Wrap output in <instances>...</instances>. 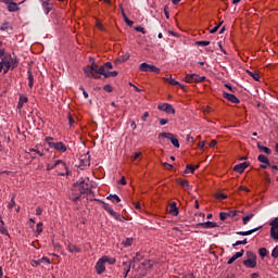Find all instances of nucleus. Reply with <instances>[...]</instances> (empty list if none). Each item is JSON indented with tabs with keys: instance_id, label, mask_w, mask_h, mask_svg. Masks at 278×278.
Masks as SVG:
<instances>
[{
	"instance_id": "774afa93",
	"label": "nucleus",
	"mask_w": 278,
	"mask_h": 278,
	"mask_svg": "<svg viewBox=\"0 0 278 278\" xmlns=\"http://www.w3.org/2000/svg\"><path fill=\"white\" fill-rule=\"evenodd\" d=\"M141 118L146 123L147 118H149V112L143 113Z\"/></svg>"
},
{
	"instance_id": "5fc2aeb1",
	"label": "nucleus",
	"mask_w": 278,
	"mask_h": 278,
	"mask_svg": "<svg viewBox=\"0 0 278 278\" xmlns=\"http://www.w3.org/2000/svg\"><path fill=\"white\" fill-rule=\"evenodd\" d=\"M140 155H142V152H135V154L131 156L132 162H136Z\"/></svg>"
},
{
	"instance_id": "f3484780",
	"label": "nucleus",
	"mask_w": 278,
	"mask_h": 278,
	"mask_svg": "<svg viewBox=\"0 0 278 278\" xmlns=\"http://www.w3.org/2000/svg\"><path fill=\"white\" fill-rule=\"evenodd\" d=\"M3 3L8 4L9 12H18V4L16 2H10V0H3Z\"/></svg>"
},
{
	"instance_id": "a878e982",
	"label": "nucleus",
	"mask_w": 278,
	"mask_h": 278,
	"mask_svg": "<svg viewBox=\"0 0 278 278\" xmlns=\"http://www.w3.org/2000/svg\"><path fill=\"white\" fill-rule=\"evenodd\" d=\"M99 67H100V71H103L104 73H108V72L112 71V68H114V66L112 65V62H106Z\"/></svg>"
},
{
	"instance_id": "5701e85b",
	"label": "nucleus",
	"mask_w": 278,
	"mask_h": 278,
	"mask_svg": "<svg viewBox=\"0 0 278 278\" xmlns=\"http://www.w3.org/2000/svg\"><path fill=\"white\" fill-rule=\"evenodd\" d=\"M27 101H29V99L26 96H20V100L17 103V110H23V106L25 105V103H27Z\"/></svg>"
},
{
	"instance_id": "4d7b16f0",
	"label": "nucleus",
	"mask_w": 278,
	"mask_h": 278,
	"mask_svg": "<svg viewBox=\"0 0 278 278\" xmlns=\"http://www.w3.org/2000/svg\"><path fill=\"white\" fill-rule=\"evenodd\" d=\"M242 255H244V250H241L240 252H237V253L233 255V257H235V260H238V258L242 257Z\"/></svg>"
},
{
	"instance_id": "f257e3e1",
	"label": "nucleus",
	"mask_w": 278,
	"mask_h": 278,
	"mask_svg": "<svg viewBox=\"0 0 278 278\" xmlns=\"http://www.w3.org/2000/svg\"><path fill=\"white\" fill-rule=\"evenodd\" d=\"M90 192V179H79L72 189L71 200L74 202L79 201L81 199V194H89Z\"/></svg>"
},
{
	"instance_id": "de8ad7c7",
	"label": "nucleus",
	"mask_w": 278,
	"mask_h": 278,
	"mask_svg": "<svg viewBox=\"0 0 278 278\" xmlns=\"http://www.w3.org/2000/svg\"><path fill=\"white\" fill-rule=\"evenodd\" d=\"M215 197L219 201H223V200L227 199V194H225V193H217Z\"/></svg>"
},
{
	"instance_id": "f8f14e48",
	"label": "nucleus",
	"mask_w": 278,
	"mask_h": 278,
	"mask_svg": "<svg viewBox=\"0 0 278 278\" xmlns=\"http://www.w3.org/2000/svg\"><path fill=\"white\" fill-rule=\"evenodd\" d=\"M159 138H167L176 149H179V139L172 132H161L159 134Z\"/></svg>"
},
{
	"instance_id": "3c124183",
	"label": "nucleus",
	"mask_w": 278,
	"mask_h": 278,
	"mask_svg": "<svg viewBox=\"0 0 278 278\" xmlns=\"http://www.w3.org/2000/svg\"><path fill=\"white\" fill-rule=\"evenodd\" d=\"M103 90H105V92H113L114 88L112 87V85H105L103 87Z\"/></svg>"
},
{
	"instance_id": "7c9ffc66",
	"label": "nucleus",
	"mask_w": 278,
	"mask_h": 278,
	"mask_svg": "<svg viewBox=\"0 0 278 278\" xmlns=\"http://www.w3.org/2000/svg\"><path fill=\"white\" fill-rule=\"evenodd\" d=\"M141 266L146 270H149L150 268H153V261H144L141 263Z\"/></svg>"
},
{
	"instance_id": "49530a36",
	"label": "nucleus",
	"mask_w": 278,
	"mask_h": 278,
	"mask_svg": "<svg viewBox=\"0 0 278 278\" xmlns=\"http://www.w3.org/2000/svg\"><path fill=\"white\" fill-rule=\"evenodd\" d=\"M220 25H223V22H220L218 25H216L213 29L210 30V34H216L218 29H220Z\"/></svg>"
},
{
	"instance_id": "f704fd0d",
	"label": "nucleus",
	"mask_w": 278,
	"mask_h": 278,
	"mask_svg": "<svg viewBox=\"0 0 278 278\" xmlns=\"http://www.w3.org/2000/svg\"><path fill=\"white\" fill-rule=\"evenodd\" d=\"M253 216H255V214H253V213H250V214H248L247 216H244V217L242 218L243 225H249V220H251V218H253Z\"/></svg>"
},
{
	"instance_id": "37998d69",
	"label": "nucleus",
	"mask_w": 278,
	"mask_h": 278,
	"mask_svg": "<svg viewBox=\"0 0 278 278\" xmlns=\"http://www.w3.org/2000/svg\"><path fill=\"white\" fill-rule=\"evenodd\" d=\"M36 233L40 236L42 233V223L37 224Z\"/></svg>"
},
{
	"instance_id": "58836bf2",
	"label": "nucleus",
	"mask_w": 278,
	"mask_h": 278,
	"mask_svg": "<svg viewBox=\"0 0 278 278\" xmlns=\"http://www.w3.org/2000/svg\"><path fill=\"white\" fill-rule=\"evenodd\" d=\"M258 254L261 255V257H266V255H268V250H266V248H261L258 250Z\"/></svg>"
},
{
	"instance_id": "6ab92c4d",
	"label": "nucleus",
	"mask_w": 278,
	"mask_h": 278,
	"mask_svg": "<svg viewBox=\"0 0 278 278\" xmlns=\"http://www.w3.org/2000/svg\"><path fill=\"white\" fill-rule=\"evenodd\" d=\"M168 214H172V216H178L179 215V208H177V202H172L169 204Z\"/></svg>"
},
{
	"instance_id": "c9c22d12",
	"label": "nucleus",
	"mask_w": 278,
	"mask_h": 278,
	"mask_svg": "<svg viewBox=\"0 0 278 278\" xmlns=\"http://www.w3.org/2000/svg\"><path fill=\"white\" fill-rule=\"evenodd\" d=\"M28 86L29 88H34V75L30 71H28Z\"/></svg>"
},
{
	"instance_id": "cd10ccee",
	"label": "nucleus",
	"mask_w": 278,
	"mask_h": 278,
	"mask_svg": "<svg viewBox=\"0 0 278 278\" xmlns=\"http://www.w3.org/2000/svg\"><path fill=\"white\" fill-rule=\"evenodd\" d=\"M80 162H81V166H90V156L81 155Z\"/></svg>"
},
{
	"instance_id": "c03bdc74",
	"label": "nucleus",
	"mask_w": 278,
	"mask_h": 278,
	"mask_svg": "<svg viewBox=\"0 0 278 278\" xmlns=\"http://www.w3.org/2000/svg\"><path fill=\"white\" fill-rule=\"evenodd\" d=\"M227 214L228 218H236V216H238V211H229Z\"/></svg>"
},
{
	"instance_id": "e2e57ef3",
	"label": "nucleus",
	"mask_w": 278,
	"mask_h": 278,
	"mask_svg": "<svg viewBox=\"0 0 278 278\" xmlns=\"http://www.w3.org/2000/svg\"><path fill=\"white\" fill-rule=\"evenodd\" d=\"M43 262H46V264H51V260L47 256L41 257V263L43 264Z\"/></svg>"
},
{
	"instance_id": "aec40b11",
	"label": "nucleus",
	"mask_w": 278,
	"mask_h": 278,
	"mask_svg": "<svg viewBox=\"0 0 278 278\" xmlns=\"http://www.w3.org/2000/svg\"><path fill=\"white\" fill-rule=\"evenodd\" d=\"M122 268L124 271V277H127V275H129V271L131 270V261L123 262Z\"/></svg>"
},
{
	"instance_id": "a211bd4d",
	"label": "nucleus",
	"mask_w": 278,
	"mask_h": 278,
	"mask_svg": "<svg viewBox=\"0 0 278 278\" xmlns=\"http://www.w3.org/2000/svg\"><path fill=\"white\" fill-rule=\"evenodd\" d=\"M99 75H103L104 79H109V77H117L118 73L116 71L104 72L103 70H99Z\"/></svg>"
},
{
	"instance_id": "4be33fe9",
	"label": "nucleus",
	"mask_w": 278,
	"mask_h": 278,
	"mask_svg": "<svg viewBox=\"0 0 278 278\" xmlns=\"http://www.w3.org/2000/svg\"><path fill=\"white\" fill-rule=\"evenodd\" d=\"M176 184H178V186H181L186 191L190 190V182H188V180L186 179L178 178L176 180Z\"/></svg>"
},
{
	"instance_id": "0eeeda50",
	"label": "nucleus",
	"mask_w": 278,
	"mask_h": 278,
	"mask_svg": "<svg viewBox=\"0 0 278 278\" xmlns=\"http://www.w3.org/2000/svg\"><path fill=\"white\" fill-rule=\"evenodd\" d=\"M247 260L243 262L247 268H255L257 266V255L253 252H247Z\"/></svg>"
},
{
	"instance_id": "4468645a",
	"label": "nucleus",
	"mask_w": 278,
	"mask_h": 278,
	"mask_svg": "<svg viewBox=\"0 0 278 278\" xmlns=\"http://www.w3.org/2000/svg\"><path fill=\"white\" fill-rule=\"evenodd\" d=\"M159 110H161L162 112H166L167 114H175V110L173 108V105L168 104V103H163V104H159Z\"/></svg>"
},
{
	"instance_id": "4c0bfd02",
	"label": "nucleus",
	"mask_w": 278,
	"mask_h": 278,
	"mask_svg": "<svg viewBox=\"0 0 278 278\" xmlns=\"http://www.w3.org/2000/svg\"><path fill=\"white\" fill-rule=\"evenodd\" d=\"M96 27L97 29H99L100 31H105V27L103 26V24L101 23V21L96 20Z\"/></svg>"
},
{
	"instance_id": "2f4dec72",
	"label": "nucleus",
	"mask_w": 278,
	"mask_h": 278,
	"mask_svg": "<svg viewBox=\"0 0 278 278\" xmlns=\"http://www.w3.org/2000/svg\"><path fill=\"white\" fill-rule=\"evenodd\" d=\"M123 247H125L126 249L128 247H131L134 244V238H126L123 242H122Z\"/></svg>"
},
{
	"instance_id": "6e6552de",
	"label": "nucleus",
	"mask_w": 278,
	"mask_h": 278,
	"mask_svg": "<svg viewBox=\"0 0 278 278\" xmlns=\"http://www.w3.org/2000/svg\"><path fill=\"white\" fill-rule=\"evenodd\" d=\"M269 227H270V238L271 240H275V242H278V217L274 218L270 223H269Z\"/></svg>"
},
{
	"instance_id": "79ce46f5",
	"label": "nucleus",
	"mask_w": 278,
	"mask_h": 278,
	"mask_svg": "<svg viewBox=\"0 0 278 278\" xmlns=\"http://www.w3.org/2000/svg\"><path fill=\"white\" fill-rule=\"evenodd\" d=\"M10 29V23H4L0 26L1 31H8Z\"/></svg>"
},
{
	"instance_id": "09e8293b",
	"label": "nucleus",
	"mask_w": 278,
	"mask_h": 278,
	"mask_svg": "<svg viewBox=\"0 0 278 278\" xmlns=\"http://www.w3.org/2000/svg\"><path fill=\"white\" fill-rule=\"evenodd\" d=\"M43 8H45V12H46V14H49V12H51V7L49 5V3H47V2H43Z\"/></svg>"
},
{
	"instance_id": "bb28decb",
	"label": "nucleus",
	"mask_w": 278,
	"mask_h": 278,
	"mask_svg": "<svg viewBox=\"0 0 278 278\" xmlns=\"http://www.w3.org/2000/svg\"><path fill=\"white\" fill-rule=\"evenodd\" d=\"M258 162H261L262 164H266L267 166H270V161L268 160V157L264 154H260L257 157Z\"/></svg>"
},
{
	"instance_id": "7ed1b4c3",
	"label": "nucleus",
	"mask_w": 278,
	"mask_h": 278,
	"mask_svg": "<svg viewBox=\"0 0 278 278\" xmlns=\"http://www.w3.org/2000/svg\"><path fill=\"white\" fill-rule=\"evenodd\" d=\"M55 168L58 175L61 177L68 175V167L66 166V163L62 160H55V157H53V161L47 164V170H53Z\"/></svg>"
},
{
	"instance_id": "c85d7f7f",
	"label": "nucleus",
	"mask_w": 278,
	"mask_h": 278,
	"mask_svg": "<svg viewBox=\"0 0 278 278\" xmlns=\"http://www.w3.org/2000/svg\"><path fill=\"white\" fill-rule=\"evenodd\" d=\"M257 149L263 153H266L267 155H270V153H273V151L268 147L261 146L260 142H257Z\"/></svg>"
},
{
	"instance_id": "b1692460",
	"label": "nucleus",
	"mask_w": 278,
	"mask_h": 278,
	"mask_svg": "<svg viewBox=\"0 0 278 278\" xmlns=\"http://www.w3.org/2000/svg\"><path fill=\"white\" fill-rule=\"evenodd\" d=\"M0 233H2V236H10L8 228H5V222H3L1 216H0Z\"/></svg>"
},
{
	"instance_id": "f03ea898",
	"label": "nucleus",
	"mask_w": 278,
	"mask_h": 278,
	"mask_svg": "<svg viewBox=\"0 0 278 278\" xmlns=\"http://www.w3.org/2000/svg\"><path fill=\"white\" fill-rule=\"evenodd\" d=\"M0 66L3 75H8L10 71H14L18 66V59L12 58L11 54H5V51H3V55H0Z\"/></svg>"
},
{
	"instance_id": "39448f33",
	"label": "nucleus",
	"mask_w": 278,
	"mask_h": 278,
	"mask_svg": "<svg viewBox=\"0 0 278 278\" xmlns=\"http://www.w3.org/2000/svg\"><path fill=\"white\" fill-rule=\"evenodd\" d=\"M45 142H47L50 149H54V151H58L59 153H66V151H68L66 143L62 141L53 142V137H46Z\"/></svg>"
},
{
	"instance_id": "393cba45",
	"label": "nucleus",
	"mask_w": 278,
	"mask_h": 278,
	"mask_svg": "<svg viewBox=\"0 0 278 278\" xmlns=\"http://www.w3.org/2000/svg\"><path fill=\"white\" fill-rule=\"evenodd\" d=\"M67 251L70 253H81V249L78 248L77 245L73 244V243L67 244Z\"/></svg>"
},
{
	"instance_id": "412c9836",
	"label": "nucleus",
	"mask_w": 278,
	"mask_h": 278,
	"mask_svg": "<svg viewBox=\"0 0 278 278\" xmlns=\"http://www.w3.org/2000/svg\"><path fill=\"white\" fill-rule=\"evenodd\" d=\"M202 229H214L215 227H218V224L214 222H205V223H200L199 224Z\"/></svg>"
},
{
	"instance_id": "69168bd1",
	"label": "nucleus",
	"mask_w": 278,
	"mask_h": 278,
	"mask_svg": "<svg viewBox=\"0 0 278 278\" xmlns=\"http://www.w3.org/2000/svg\"><path fill=\"white\" fill-rule=\"evenodd\" d=\"M79 90H81L85 99H88L89 96H88V92L86 91V89L84 87H80Z\"/></svg>"
},
{
	"instance_id": "2eb2a0df",
	"label": "nucleus",
	"mask_w": 278,
	"mask_h": 278,
	"mask_svg": "<svg viewBox=\"0 0 278 278\" xmlns=\"http://www.w3.org/2000/svg\"><path fill=\"white\" fill-rule=\"evenodd\" d=\"M247 168H249V163L243 162L241 164L235 165L233 170L235 173H239L240 175H242V173H244Z\"/></svg>"
},
{
	"instance_id": "a18cd8bd",
	"label": "nucleus",
	"mask_w": 278,
	"mask_h": 278,
	"mask_svg": "<svg viewBox=\"0 0 278 278\" xmlns=\"http://www.w3.org/2000/svg\"><path fill=\"white\" fill-rule=\"evenodd\" d=\"M197 168H199V165L195 167L193 165H187L186 173H188V170H190L191 173H194V170H197Z\"/></svg>"
},
{
	"instance_id": "052dcab7",
	"label": "nucleus",
	"mask_w": 278,
	"mask_h": 278,
	"mask_svg": "<svg viewBox=\"0 0 278 278\" xmlns=\"http://www.w3.org/2000/svg\"><path fill=\"white\" fill-rule=\"evenodd\" d=\"M126 25H129V27H131V25H134V21L129 20V17H125L124 18Z\"/></svg>"
},
{
	"instance_id": "dca6fc26",
	"label": "nucleus",
	"mask_w": 278,
	"mask_h": 278,
	"mask_svg": "<svg viewBox=\"0 0 278 278\" xmlns=\"http://www.w3.org/2000/svg\"><path fill=\"white\" fill-rule=\"evenodd\" d=\"M223 97L224 99H227V101H230V103H240V99L232 93H227L224 91Z\"/></svg>"
},
{
	"instance_id": "8fccbe9b",
	"label": "nucleus",
	"mask_w": 278,
	"mask_h": 278,
	"mask_svg": "<svg viewBox=\"0 0 278 278\" xmlns=\"http://www.w3.org/2000/svg\"><path fill=\"white\" fill-rule=\"evenodd\" d=\"M198 47H207L210 46V41H197Z\"/></svg>"
},
{
	"instance_id": "338daca9",
	"label": "nucleus",
	"mask_w": 278,
	"mask_h": 278,
	"mask_svg": "<svg viewBox=\"0 0 278 278\" xmlns=\"http://www.w3.org/2000/svg\"><path fill=\"white\" fill-rule=\"evenodd\" d=\"M160 125H168V119L160 118Z\"/></svg>"
},
{
	"instance_id": "c756f323",
	"label": "nucleus",
	"mask_w": 278,
	"mask_h": 278,
	"mask_svg": "<svg viewBox=\"0 0 278 278\" xmlns=\"http://www.w3.org/2000/svg\"><path fill=\"white\" fill-rule=\"evenodd\" d=\"M106 199L112 203H121V198L117 194H110Z\"/></svg>"
},
{
	"instance_id": "ea45409f",
	"label": "nucleus",
	"mask_w": 278,
	"mask_h": 278,
	"mask_svg": "<svg viewBox=\"0 0 278 278\" xmlns=\"http://www.w3.org/2000/svg\"><path fill=\"white\" fill-rule=\"evenodd\" d=\"M271 257H274V260L278 258V245H276L271 251Z\"/></svg>"
},
{
	"instance_id": "e433bc0d",
	"label": "nucleus",
	"mask_w": 278,
	"mask_h": 278,
	"mask_svg": "<svg viewBox=\"0 0 278 278\" xmlns=\"http://www.w3.org/2000/svg\"><path fill=\"white\" fill-rule=\"evenodd\" d=\"M167 84H169V86H181V84H179V81L175 80L174 78H166Z\"/></svg>"
},
{
	"instance_id": "ddd939ff",
	"label": "nucleus",
	"mask_w": 278,
	"mask_h": 278,
	"mask_svg": "<svg viewBox=\"0 0 278 278\" xmlns=\"http://www.w3.org/2000/svg\"><path fill=\"white\" fill-rule=\"evenodd\" d=\"M27 153H28V155H30V157L33 159V160H36V155H39V157H43V155H45V150H38V149H36V148H30V149H28V151H27Z\"/></svg>"
},
{
	"instance_id": "1a4fd4ad",
	"label": "nucleus",
	"mask_w": 278,
	"mask_h": 278,
	"mask_svg": "<svg viewBox=\"0 0 278 278\" xmlns=\"http://www.w3.org/2000/svg\"><path fill=\"white\" fill-rule=\"evenodd\" d=\"M184 81L187 84H202V81H205V76H200L197 74H188L185 78Z\"/></svg>"
},
{
	"instance_id": "9b49d317",
	"label": "nucleus",
	"mask_w": 278,
	"mask_h": 278,
	"mask_svg": "<svg viewBox=\"0 0 278 278\" xmlns=\"http://www.w3.org/2000/svg\"><path fill=\"white\" fill-rule=\"evenodd\" d=\"M98 203L102 204V208L105 210L109 214L113 216L116 220H121V214L116 213L113 207L110 206V204L103 202L102 200L94 199Z\"/></svg>"
},
{
	"instance_id": "423d86ee",
	"label": "nucleus",
	"mask_w": 278,
	"mask_h": 278,
	"mask_svg": "<svg viewBox=\"0 0 278 278\" xmlns=\"http://www.w3.org/2000/svg\"><path fill=\"white\" fill-rule=\"evenodd\" d=\"M100 67L96 62L91 63V66L84 67V73L86 77H89V79H101V74H99Z\"/></svg>"
},
{
	"instance_id": "680f3d73",
	"label": "nucleus",
	"mask_w": 278,
	"mask_h": 278,
	"mask_svg": "<svg viewBox=\"0 0 278 278\" xmlns=\"http://www.w3.org/2000/svg\"><path fill=\"white\" fill-rule=\"evenodd\" d=\"M36 216H42V207L38 206L36 208Z\"/></svg>"
},
{
	"instance_id": "13d9d810",
	"label": "nucleus",
	"mask_w": 278,
	"mask_h": 278,
	"mask_svg": "<svg viewBox=\"0 0 278 278\" xmlns=\"http://www.w3.org/2000/svg\"><path fill=\"white\" fill-rule=\"evenodd\" d=\"M203 113L204 114H212V106H204L203 108Z\"/></svg>"
},
{
	"instance_id": "473e14b6",
	"label": "nucleus",
	"mask_w": 278,
	"mask_h": 278,
	"mask_svg": "<svg viewBox=\"0 0 278 278\" xmlns=\"http://www.w3.org/2000/svg\"><path fill=\"white\" fill-rule=\"evenodd\" d=\"M260 228H254L252 230H248V231H239L237 232L238 236H251V233H255V231H257Z\"/></svg>"
},
{
	"instance_id": "a19ab883",
	"label": "nucleus",
	"mask_w": 278,
	"mask_h": 278,
	"mask_svg": "<svg viewBox=\"0 0 278 278\" xmlns=\"http://www.w3.org/2000/svg\"><path fill=\"white\" fill-rule=\"evenodd\" d=\"M70 127H74L75 125V118H73V115L71 113L67 115Z\"/></svg>"
},
{
	"instance_id": "864d4df0",
	"label": "nucleus",
	"mask_w": 278,
	"mask_h": 278,
	"mask_svg": "<svg viewBox=\"0 0 278 278\" xmlns=\"http://www.w3.org/2000/svg\"><path fill=\"white\" fill-rule=\"evenodd\" d=\"M219 218H220V220H227L229 218V215H228V213H220Z\"/></svg>"
},
{
	"instance_id": "6e6d98bb",
	"label": "nucleus",
	"mask_w": 278,
	"mask_h": 278,
	"mask_svg": "<svg viewBox=\"0 0 278 278\" xmlns=\"http://www.w3.org/2000/svg\"><path fill=\"white\" fill-rule=\"evenodd\" d=\"M135 30H136V31H140L141 34H147V30H146L144 27H142V26H136V27H135Z\"/></svg>"
},
{
	"instance_id": "9d476101",
	"label": "nucleus",
	"mask_w": 278,
	"mask_h": 278,
	"mask_svg": "<svg viewBox=\"0 0 278 278\" xmlns=\"http://www.w3.org/2000/svg\"><path fill=\"white\" fill-rule=\"evenodd\" d=\"M139 71H141V73H155L156 75H160V68L149 63H141L139 65Z\"/></svg>"
},
{
	"instance_id": "bf43d9fd",
	"label": "nucleus",
	"mask_w": 278,
	"mask_h": 278,
	"mask_svg": "<svg viewBox=\"0 0 278 278\" xmlns=\"http://www.w3.org/2000/svg\"><path fill=\"white\" fill-rule=\"evenodd\" d=\"M240 244H248L247 239H244L242 241H237L235 244H232V247H240Z\"/></svg>"
},
{
	"instance_id": "0e129e2a",
	"label": "nucleus",
	"mask_w": 278,
	"mask_h": 278,
	"mask_svg": "<svg viewBox=\"0 0 278 278\" xmlns=\"http://www.w3.org/2000/svg\"><path fill=\"white\" fill-rule=\"evenodd\" d=\"M163 166H164L167 170H173V165H172V164L163 163Z\"/></svg>"
},
{
	"instance_id": "20e7f679",
	"label": "nucleus",
	"mask_w": 278,
	"mask_h": 278,
	"mask_svg": "<svg viewBox=\"0 0 278 278\" xmlns=\"http://www.w3.org/2000/svg\"><path fill=\"white\" fill-rule=\"evenodd\" d=\"M105 264L112 266L116 264V258L110 257L108 255L102 256L96 264L97 275H103V273H105Z\"/></svg>"
},
{
	"instance_id": "603ef678",
	"label": "nucleus",
	"mask_w": 278,
	"mask_h": 278,
	"mask_svg": "<svg viewBox=\"0 0 278 278\" xmlns=\"http://www.w3.org/2000/svg\"><path fill=\"white\" fill-rule=\"evenodd\" d=\"M15 205H16V202L14 201V197H13L11 199V202L9 203L8 207H9V210H13Z\"/></svg>"
},
{
	"instance_id": "72a5a7b5",
	"label": "nucleus",
	"mask_w": 278,
	"mask_h": 278,
	"mask_svg": "<svg viewBox=\"0 0 278 278\" xmlns=\"http://www.w3.org/2000/svg\"><path fill=\"white\" fill-rule=\"evenodd\" d=\"M250 77L254 80V81H260V74L257 72H250L248 71Z\"/></svg>"
}]
</instances>
